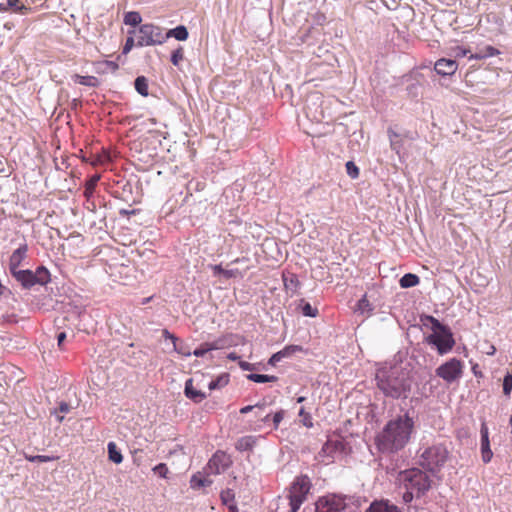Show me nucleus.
Returning a JSON list of instances; mask_svg holds the SVG:
<instances>
[{"label":"nucleus","instance_id":"obj_39","mask_svg":"<svg viewBox=\"0 0 512 512\" xmlns=\"http://www.w3.org/2000/svg\"><path fill=\"white\" fill-rule=\"evenodd\" d=\"M346 171H347V174H348L351 178H353V179H355V178H357V177L359 176V169H358V167L355 165V163H354V162H352V161H348V162L346 163Z\"/></svg>","mask_w":512,"mask_h":512},{"label":"nucleus","instance_id":"obj_15","mask_svg":"<svg viewBox=\"0 0 512 512\" xmlns=\"http://www.w3.org/2000/svg\"><path fill=\"white\" fill-rule=\"evenodd\" d=\"M11 275L23 286V288L28 289L35 285L33 272L29 269H19L11 272Z\"/></svg>","mask_w":512,"mask_h":512},{"label":"nucleus","instance_id":"obj_4","mask_svg":"<svg viewBox=\"0 0 512 512\" xmlns=\"http://www.w3.org/2000/svg\"><path fill=\"white\" fill-rule=\"evenodd\" d=\"M427 319L432 323L433 330V333L427 337V342L436 346L439 354H446L455 344L450 329L433 316H427Z\"/></svg>","mask_w":512,"mask_h":512},{"label":"nucleus","instance_id":"obj_51","mask_svg":"<svg viewBox=\"0 0 512 512\" xmlns=\"http://www.w3.org/2000/svg\"><path fill=\"white\" fill-rule=\"evenodd\" d=\"M239 366L244 371H252V370L255 369L254 364H251V363L246 362V361H239Z\"/></svg>","mask_w":512,"mask_h":512},{"label":"nucleus","instance_id":"obj_56","mask_svg":"<svg viewBox=\"0 0 512 512\" xmlns=\"http://www.w3.org/2000/svg\"><path fill=\"white\" fill-rule=\"evenodd\" d=\"M203 483H204V487L209 486L212 484V480H210L208 477H203Z\"/></svg>","mask_w":512,"mask_h":512},{"label":"nucleus","instance_id":"obj_1","mask_svg":"<svg viewBox=\"0 0 512 512\" xmlns=\"http://www.w3.org/2000/svg\"><path fill=\"white\" fill-rule=\"evenodd\" d=\"M413 430V418L408 414L399 415L388 421L376 436V446L382 453H396L409 443Z\"/></svg>","mask_w":512,"mask_h":512},{"label":"nucleus","instance_id":"obj_3","mask_svg":"<svg viewBox=\"0 0 512 512\" xmlns=\"http://www.w3.org/2000/svg\"><path fill=\"white\" fill-rule=\"evenodd\" d=\"M449 459V450L443 443H433L419 449V464L432 474L438 473Z\"/></svg>","mask_w":512,"mask_h":512},{"label":"nucleus","instance_id":"obj_23","mask_svg":"<svg viewBox=\"0 0 512 512\" xmlns=\"http://www.w3.org/2000/svg\"><path fill=\"white\" fill-rule=\"evenodd\" d=\"M388 136L390 140V146L392 150H394L397 154L400 153V149L402 148V138L401 135L396 133L393 129H388Z\"/></svg>","mask_w":512,"mask_h":512},{"label":"nucleus","instance_id":"obj_60","mask_svg":"<svg viewBox=\"0 0 512 512\" xmlns=\"http://www.w3.org/2000/svg\"><path fill=\"white\" fill-rule=\"evenodd\" d=\"M223 274L226 276V277H230L232 274L230 271L228 270H224Z\"/></svg>","mask_w":512,"mask_h":512},{"label":"nucleus","instance_id":"obj_64","mask_svg":"<svg viewBox=\"0 0 512 512\" xmlns=\"http://www.w3.org/2000/svg\"><path fill=\"white\" fill-rule=\"evenodd\" d=\"M58 420L61 422L63 420V416H57Z\"/></svg>","mask_w":512,"mask_h":512},{"label":"nucleus","instance_id":"obj_16","mask_svg":"<svg viewBox=\"0 0 512 512\" xmlns=\"http://www.w3.org/2000/svg\"><path fill=\"white\" fill-rule=\"evenodd\" d=\"M366 512H400V510L388 500H376L370 504Z\"/></svg>","mask_w":512,"mask_h":512},{"label":"nucleus","instance_id":"obj_37","mask_svg":"<svg viewBox=\"0 0 512 512\" xmlns=\"http://www.w3.org/2000/svg\"><path fill=\"white\" fill-rule=\"evenodd\" d=\"M302 348L298 345H289L286 346L284 349L278 351V353L281 354L282 358L290 357L292 354H294L297 351H300Z\"/></svg>","mask_w":512,"mask_h":512},{"label":"nucleus","instance_id":"obj_50","mask_svg":"<svg viewBox=\"0 0 512 512\" xmlns=\"http://www.w3.org/2000/svg\"><path fill=\"white\" fill-rule=\"evenodd\" d=\"M134 45V39L132 37L127 38L126 43L123 47V53L127 54Z\"/></svg>","mask_w":512,"mask_h":512},{"label":"nucleus","instance_id":"obj_61","mask_svg":"<svg viewBox=\"0 0 512 512\" xmlns=\"http://www.w3.org/2000/svg\"><path fill=\"white\" fill-rule=\"evenodd\" d=\"M269 417H270V413L266 414L264 417H263V421L266 422L269 420Z\"/></svg>","mask_w":512,"mask_h":512},{"label":"nucleus","instance_id":"obj_6","mask_svg":"<svg viewBox=\"0 0 512 512\" xmlns=\"http://www.w3.org/2000/svg\"><path fill=\"white\" fill-rule=\"evenodd\" d=\"M311 489V482L308 476L301 475L296 477L290 486L288 500L290 512H297L300 506L307 500Z\"/></svg>","mask_w":512,"mask_h":512},{"label":"nucleus","instance_id":"obj_34","mask_svg":"<svg viewBox=\"0 0 512 512\" xmlns=\"http://www.w3.org/2000/svg\"><path fill=\"white\" fill-rule=\"evenodd\" d=\"M25 458L30 462H41V463L50 462V461H54L57 459V457L47 456V455H34V456L25 455Z\"/></svg>","mask_w":512,"mask_h":512},{"label":"nucleus","instance_id":"obj_10","mask_svg":"<svg viewBox=\"0 0 512 512\" xmlns=\"http://www.w3.org/2000/svg\"><path fill=\"white\" fill-rule=\"evenodd\" d=\"M231 465V460L224 452H216L209 460L206 471L207 475H218L223 473Z\"/></svg>","mask_w":512,"mask_h":512},{"label":"nucleus","instance_id":"obj_9","mask_svg":"<svg viewBox=\"0 0 512 512\" xmlns=\"http://www.w3.org/2000/svg\"><path fill=\"white\" fill-rule=\"evenodd\" d=\"M462 374V365L459 360L452 358L436 369V375L447 382H453Z\"/></svg>","mask_w":512,"mask_h":512},{"label":"nucleus","instance_id":"obj_11","mask_svg":"<svg viewBox=\"0 0 512 512\" xmlns=\"http://www.w3.org/2000/svg\"><path fill=\"white\" fill-rule=\"evenodd\" d=\"M481 458L484 463H489L493 457V452L490 448L489 431L485 422L481 424Z\"/></svg>","mask_w":512,"mask_h":512},{"label":"nucleus","instance_id":"obj_19","mask_svg":"<svg viewBox=\"0 0 512 512\" xmlns=\"http://www.w3.org/2000/svg\"><path fill=\"white\" fill-rule=\"evenodd\" d=\"M257 443V437L252 435H247L239 438L235 444V448L238 451H251Z\"/></svg>","mask_w":512,"mask_h":512},{"label":"nucleus","instance_id":"obj_46","mask_svg":"<svg viewBox=\"0 0 512 512\" xmlns=\"http://www.w3.org/2000/svg\"><path fill=\"white\" fill-rule=\"evenodd\" d=\"M284 418V411L283 410H280L278 412H276L273 416V424H274V427L275 428H278L279 424L281 423V421L283 420Z\"/></svg>","mask_w":512,"mask_h":512},{"label":"nucleus","instance_id":"obj_8","mask_svg":"<svg viewBox=\"0 0 512 512\" xmlns=\"http://www.w3.org/2000/svg\"><path fill=\"white\" fill-rule=\"evenodd\" d=\"M315 512H349L346 498L338 495H330L320 498L316 502Z\"/></svg>","mask_w":512,"mask_h":512},{"label":"nucleus","instance_id":"obj_20","mask_svg":"<svg viewBox=\"0 0 512 512\" xmlns=\"http://www.w3.org/2000/svg\"><path fill=\"white\" fill-rule=\"evenodd\" d=\"M164 36H166V40L170 37H174L176 40L185 41L187 40L189 33L185 26L179 25L174 29L168 30L167 33H164Z\"/></svg>","mask_w":512,"mask_h":512},{"label":"nucleus","instance_id":"obj_27","mask_svg":"<svg viewBox=\"0 0 512 512\" xmlns=\"http://www.w3.org/2000/svg\"><path fill=\"white\" fill-rule=\"evenodd\" d=\"M135 89L142 96H148V81L144 76L135 79Z\"/></svg>","mask_w":512,"mask_h":512},{"label":"nucleus","instance_id":"obj_53","mask_svg":"<svg viewBox=\"0 0 512 512\" xmlns=\"http://www.w3.org/2000/svg\"><path fill=\"white\" fill-rule=\"evenodd\" d=\"M66 339V333L65 332H60L58 335H57V341H58V346L60 347L63 343V341Z\"/></svg>","mask_w":512,"mask_h":512},{"label":"nucleus","instance_id":"obj_41","mask_svg":"<svg viewBox=\"0 0 512 512\" xmlns=\"http://www.w3.org/2000/svg\"><path fill=\"white\" fill-rule=\"evenodd\" d=\"M16 0H0V11L6 12L15 6Z\"/></svg>","mask_w":512,"mask_h":512},{"label":"nucleus","instance_id":"obj_18","mask_svg":"<svg viewBox=\"0 0 512 512\" xmlns=\"http://www.w3.org/2000/svg\"><path fill=\"white\" fill-rule=\"evenodd\" d=\"M163 334L172 341L174 350L183 356H190L192 353L189 347L180 341L176 336L170 334L167 330L163 331Z\"/></svg>","mask_w":512,"mask_h":512},{"label":"nucleus","instance_id":"obj_54","mask_svg":"<svg viewBox=\"0 0 512 512\" xmlns=\"http://www.w3.org/2000/svg\"><path fill=\"white\" fill-rule=\"evenodd\" d=\"M467 51L464 48L457 47L456 48V56H465Z\"/></svg>","mask_w":512,"mask_h":512},{"label":"nucleus","instance_id":"obj_12","mask_svg":"<svg viewBox=\"0 0 512 512\" xmlns=\"http://www.w3.org/2000/svg\"><path fill=\"white\" fill-rule=\"evenodd\" d=\"M457 68L458 64L455 60L445 58L439 59L434 65L435 71L442 76L453 75Z\"/></svg>","mask_w":512,"mask_h":512},{"label":"nucleus","instance_id":"obj_52","mask_svg":"<svg viewBox=\"0 0 512 512\" xmlns=\"http://www.w3.org/2000/svg\"><path fill=\"white\" fill-rule=\"evenodd\" d=\"M71 409H72L71 405L66 402H61L59 404V408H58L59 412H61V413H68V412H70Z\"/></svg>","mask_w":512,"mask_h":512},{"label":"nucleus","instance_id":"obj_48","mask_svg":"<svg viewBox=\"0 0 512 512\" xmlns=\"http://www.w3.org/2000/svg\"><path fill=\"white\" fill-rule=\"evenodd\" d=\"M77 78L79 79L78 82L82 85H93L92 80H95L94 77L90 76H77Z\"/></svg>","mask_w":512,"mask_h":512},{"label":"nucleus","instance_id":"obj_47","mask_svg":"<svg viewBox=\"0 0 512 512\" xmlns=\"http://www.w3.org/2000/svg\"><path fill=\"white\" fill-rule=\"evenodd\" d=\"M414 497H416V493L411 489H406L405 493L403 494V501L405 503H410Z\"/></svg>","mask_w":512,"mask_h":512},{"label":"nucleus","instance_id":"obj_28","mask_svg":"<svg viewBox=\"0 0 512 512\" xmlns=\"http://www.w3.org/2000/svg\"><path fill=\"white\" fill-rule=\"evenodd\" d=\"M220 498L225 505L229 506V508L235 507L233 505L234 498H235V493L233 492V490L226 489V490L222 491L220 494Z\"/></svg>","mask_w":512,"mask_h":512},{"label":"nucleus","instance_id":"obj_26","mask_svg":"<svg viewBox=\"0 0 512 512\" xmlns=\"http://www.w3.org/2000/svg\"><path fill=\"white\" fill-rule=\"evenodd\" d=\"M247 379L256 383H266V382H275L278 380L276 376L273 375H264V374H249L247 375Z\"/></svg>","mask_w":512,"mask_h":512},{"label":"nucleus","instance_id":"obj_43","mask_svg":"<svg viewBox=\"0 0 512 512\" xmlns=\"http://www.w3.org/2000/svg\"><path fill=\"white\" fill-rule=\"evenodd\" d=\"M265 402L263 403H257L255 405H248V406H245L243 408L240 409V413L241 414H246L248 412H251L254 408H257V409H262L263 407H265Z\"/></svg>","mask_w":512,"mask_h":512},{"label":"nucleus","instance_id":"obj_2","mask_svg":"<svg viewBox=\"0 0 512 512\" xmlns=\"http://www.w3.org/2000/svg\"><path fill=\"white\" fill-rule=\"evenodd\" d=\"M378 388L387 397L398 399L410 390L408 373L401 367L391 366L378 369L375 376Z\"/></svg>","mask_w":512,"mask_h":512},{"label":"nucleus","instance_id":"obj_57","mask_svg":"<svg viewBox=\"0 0 512 512\" xmlns=\"http://www.w3.org/2000/svg\"><path fill=\"white\" fill-rule=\"evenodd\" d=\"M228 358L231 360H237L239 359V356L236 353L232 352L228 355Z\"/></svg>","mask_w":512,"mask_h":512},{"label":"nucleus","instance_id":"obj_31","mask_svg":"<svg viewBox=\"0 0 512 512\" xmlns=\"http://www.w3.org/2000/svg\"><path fill=\"white\" fill-rule=\"evenodd\" d=\"M218 347L214 344H210V343H204L202 344L199 348L195 349L193 351V355H195L196 357H202L204 356L207 352L211 351V350H214V349H217Z\"/></svg>","mask_w":512,"mask_h":512},{"label":"nucleus","instance_id":"obj_40","mask_svg":"<svg viewBox=\"0 0 512 512\" xmlns=\"http://www.w3.org/2000/svg\"><path fill=\"white\" fill-rule=\"evenodd\" d=\"M155 474L162 478H167L168 467L164 463H160L153 468Z\"/></svg>","mask_w":512,"mask_h":512},{"label":"nucleus","instance_id":"obj_49","mask_svg":"<svg viewBox=\"0 0 512 512\" xmlns=\"http://www.w3.org/2000/svg\"><path fill=\"white\" fill-rule=\"evenodd\" d=\"M282 359H283V358L281 357V354H280V353H278V352H276V353H274V354L270 357V359H269V361H268V364H269V365H272V366H275V365H276L278 362H280Z\"/></svg>","mask_w":512,"mask_h":512},{"label":"nucleus","instance_id":"obj_14","mask_svg":"<svg viewBox=\"0 0 512 512\" xmlns=\"http://www.w3.org/2000/svg\"><path fill=\"white\" fill-rule=\"evenodd\" d=\"M342 447L343 445L339 441L327 440L319 452V456L323 461H325V459L330 461L334 458L335 453H337Z\"/></svg>","mask_w":512,"mask_h":512},{"label":"nucleus","instance_id":"obj_25","mask_svg":"<svg viewBox=\"0 0 512 512\" xmlns=\"http://www.w3.org/2000/svg\"><path fill=\"white\" fill-rule=\"evenodd\" d=\"M109 460L116 464H120L123 461V456L118 450L117 445L114 442H109L107 445Z\"/></svg>","mask_w":512,"mask_h":512},{"label":"nucleus","instance_id":"obj_36","mask_svg":"<svg viewBox=\"0 0 512 512\" xmlns=\"http://www.w3.org/2000/svg\"><path fill=\"white\" fill-rule=\"evenodd\" d=\"M184 58V51L182 47L177 48L172 52L171 62L173 65L178 66Z\"/></svg>","mask_w":512,"mask_h":512},{"label":"nucleus","instance_id":"obj_58","mask_svg":"<svg viewBox=\"0 0 512 512\" xmlns=\"http://www.w3.org/2000/svg\"><path fill=\"white\" fill-rule=\"evenodd\" d=\"M215 272L223 274L224 269L220 265L214 267Z\"/></svg>","mask_w":512,"mask_h":512},{"label":"nucleus","instance_id":"obj_29","mask_svg":"<svg viewBox=\"0 0 512 512\" xmlns=\"http://www.w3.org/2000/svg\"><path fill=\"white\" fill-rule=\"evenodd\" d=\"M141 16L138 12H128L124 17V22L127 25L137 26L141 23Z\"/></svg>","mask_w":512,"mask_h":512},{"label":"nucleus","instance_id":"obj_63","mask_svg":"<svg viewBox=\"0 0 512 512\" xmlns=\"http://www.w3.org/2000/svg\"><path fill=\"white\" fill-rule=\"evenodd\" d=\"M491 348L492 349H489V352H488V354H490V355L494 354V352H495V347L492 346Z\"/></svg>","mask_w":512,"mask_h":512},{"label":"nucleus","instance_id":"obj_5","mask_svg":"<svg viewBox=\"0 0 512 512\" xmlns=\"http://www.w3.org/2000/svg\"><path fill=\"white\" fill-rule=\"evenodd\" d=\"M401 479L406 489H411L419 498L431 488V479L418 468H412L401 473Z\"/></svg>","mask_w":512,"mask_h":512},{"label":"nucleus","instance_id":"obj_17","mask_svg":"<svg viewBox=\"0 0 512 512\" xmlns=\"http://www.w3.org/2000/svg\"><path fill=\"white\" fill-rule=\"evenodd\" d=\"M184 392H185V395H186L187 398H189L190 400H192V401H194L196 403H199L203 399L206 398L205 393H203L202 391L197 390V389H195L193 387V380L192 379H188L186 381Z\"/></svg>","mask_w":512,"mask_h":512},{"label":"nucleus","instance_id":"obj_35","mask_svg":"<svg viewBox=\"0 0 512 512\" xmlns=\"http://www.w3.org/2000/svg\"><path fill=\"white\" fill-rule=\"evenodd\" d=\"M512 391V374L509 372L503 378V393L505 396H510Z\"/></svg>","mask_w":512,"mask_h":512},{"label":"nucleus","instance_id":"obj_33","mask_svg":"<svg viewBox=\"0 0 512 512\" xmlns=\"http://www.w3.org/2000/svg\"><path fill=\"white\" fill-rule=\"evenodd\" d=\"M298 415L301 418L300 419L301 423L305 427H307V428H312L313 427L312 417H311L310 413L305 411L304 407H302L299 410V414Z\"/></svg>","mask_w":512,"mask_h":512},{"label":"nucleus","instance_id":"obj_44","mask_svg":"<svg viewBox=\"0 0 512 512\" xmlns=\"http://www.w3.org/2000/svg\"><path fill=\"white\" fill-rule=\"evenodd\" d=\"M497 54H499V51H498L496 48H494V47H492V46H487V47L485 48V52H484V54H483V55H480V56H476V57H477V58H482V57H492V56H495V55H497Z\"/></svg>","mask_w":512,"mask_h":512},{"label":"nucleus","instance_id":"obj_21","mask_svg":"<svg viewBox=\"0 0 512 512\" xmlns=\"http://www.w3.org/2000/svg\"><path fill=\"white\" fill-rule=\"evenodd\" d=\"M33 276L35 284L45 285L50 281V273L44 266L38 267Z\"/></svg>","mask_w":512,"mask_h":512},{"label":"nucleus","instance_id":"obj_62","mask_svg":"<svg viewBox=\"0 0 512 512\" xmlns=\"http://www.w3.org/2000/svg\"><path fill=\"white\" fill-rule=\"evenodd\" d=\"M491 348L492 349H489V352H488V354H490V355L494 354V352H495V347L492 346Z\"/></svg>","mask_w":512,"mask_h":512},{"label":"nucleus","instance_id":"obj_13","mask_svg":"<svg viewBox=\"0 0 512 512\" xmlns=\"http://www.w3.org/2000/svg\"><path fill=\"white\" fill-rule=\"evenodd\" d=\"M28 246L27 244H22L10 256L9 259V271L14 272L19 270L22 261L27 257Z\"/></svg>","mask_w":512,"mask_h":512},{"label":"nucleus","instance_id":"obj_24","mask_svg":"<svg viewBox=\"0 0 512 512\" xmlns=\"http://www.w3.org/2000/svg\"><path fill=\"white\" fill-rule=\"evenodd\" d=\"M419 277L416 274L406 273L404 274L399 283L402 288H410L419 284Z\"/></svg>","mask_w":512,"mask_h":512},{"label":"nucleus","instance_id":"obj_7","mask_svg":"<svg viewBox=\"0 0 512 512\" xmlns=\"http://www.w3.org/2000/svg\"><path fill=\"white\" fill-rule=\"evenodd\" d=\"M166 41L163 30L153 24H144L139 27L136 46L161 45Z\"/></svg>","mask_w":512,"mask_h":512},{"label":"nucleus","instance_id":"obj_42","mask_svg":"<svg viewBox=\"0 0 512 512\" xmlns=\"http://www.w3.org/2000/svg\"><path fill=\"white\" fill-rule=\"evenodd\" d=\"M357 306H358L357 309L359 311H361L362 313H364L365 311H370L371 310L370 304H369L368 300L365 297H363L362 299H360L358 301Z\"/></svg>","mask_w":512,"mask_h":512},{"label":"nucleus","instance_id":"obj_59","mask_svg":"<svg viewBox=\"0 0 512 512\" xmlns=\"http://www.w3.org/2000/svg\"><path fill=\"white\" fill-rule=\"evenodd\" d=\"M304 401H305V397H303V396H300V397L297 398V402L298 403H302Z\"/></svg>","mask_w":512,"mask_h":512},{"label":"nucleus","instance_id":"obj_32","mask_svg":"<svg viewBox=\"0 0 512 512\" xmlns=\"http://www.w3.org/2000/svg\"><path fill=\"white\" fill-rule=\"evenodd\" d=\"M228 381H229L228 375L224 374V375L219 376L216 380H212L209 383L208 387L210 390H214L216 388L225 386L228 383Z\"/></svg>","mask_w":512,"mask_h":512},{"label":"nucleus","instance_id":"obj_45","mask_svg":"<svg viewBox=\"0 0 512 512\" xmlns=\"http://www.w3.org/2000/svg\"><path fill=\"white\" fill-rule=\"evenodd\" d=\"M191 487H193V488L204 487L203 477L202 476L194 475L191 478Z\"/></svg>","mask_w":512,"mask_h":512},{"label":"nucleus","instance_id":"obj_22","mask_svg":"<svg viewBox=\"0 0 512 512\" xmlns=\"http://www.w3.org/2000/svg\"><path fill=\"white\" fill-rule=\"evenodd\" d=\"M100 179V175L95 174L90 179H88L85 183L84 196L87 201L93 196L96 185Z\"/></svg>","mask_w":512,"mask_h":512},{"label":"nucleus","instance_id":"obj_30","mask_svg":"<svg viewBox=\"0 0 512 512\" xmlns=\"http://www.w3.org/2000/svg\"><path fill=\"white\" fill-rule=\"evenodd\" d=\"M301 312L304 316L308 317H316L318 314V310L315 307H312L310 303L301 301L300 304Z\"/></svg>","mask_w":512,"mask_h":512},{"label":"nucleus","instance_id":"obj_38","mask_svg":"<svg viewBox=\"0 0 512 512\" xmlns=\"http://www.w3.org/2000/svg\"><path fill=\"white\" fill-rule=\"evenodd\" d=\"M18 2H19V0H16L15 6H13L11 8L13 10V12L21 14V15H26L31 12L32 9L29 6L25 5L24 3H21L19 5Z\"/></svg>","mask_w":512,"mask_h":512},{"label":"nucleus","instance_id":"obj_55","mask_svg":"<svg viewBox=\"0 0 512 512\" xmlns=\"http://www.w3.org/2000/svg\"><path fill=\"white\" fill-rule=\"evenodd\" d=\"M107 65L111 68L112 71H116L118 69V64L113 61L107 62Z\"/></svg>","mask_w":512,"mask_h":512}]
</instances>
